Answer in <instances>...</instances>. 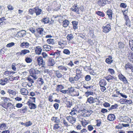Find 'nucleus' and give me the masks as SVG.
<instances>
[{
    "instance_id": "1",
    "label": "nucleus",
    "mask_w": 133,
    "mask_h": 133,
    "mask_svg": "<svg viewBox=\"0 0 133 133\" xmlns=\"http://www.w3.org/2000/svg\"><path fill=\"white\" fill-rule=\"evenodd\" d=\"M30 76L35 80L37 78V77L36 76V74H38L40 72V71H39L38 70H36L34 69H30Z\"/></svg>"
},
{
    "instance_id": "2",
    "label": "nucleus",
    "mask_w": 133,
    "mask_h": 133,
    "mask_svg": "<svg viewBox=\"0 0 133 133\" xmlns=\"http://www.w3.org/2000/svg\"><path fill=\"white\" fill-rule=\"evenodd\" d=\"M37 34H35L36 37H42L44 33V29L43 28H39L36 29Z\"/></svg>"
},
{
    "instance_id": "3",
    "label": "nucleus",
    "mask_w": 133,
    "mask_h": 133,
    "mask_svg": "<svg viewBox=\"0 0 133 133\" xmlns=\"http://www.w3.org/2000/svg\"><path fill=\"white\" fill-rule=\"evenodd\" d=\"M8 92L10 95H13V97H12L13 98H14L15 100H21L22 98H21L18 97H15L14 96L17 93V92L15 90H12L11 89H9L8 91Z\"/></svg>"
},
{
    "instance_id": "4",
    "label": "nucleus",
    "mask_w": 133,
    "mask_h": 133,
    "mask_svg": "<svg viewBox=\"0 0 133 133\" xmlns=\"http://www.w3.org/2000/svg\"><path fill=\"white\" fill-rule=\"evenodd\" d=\"M82 111V115L84 117H88L91 115L92 111L91 110H81Z\"/></svg>"
},
{
    "instance_id": "5",
    "label": "nucleus",
    "mask_w": 133,
    "mask_h": 133,
    "mask_svg": "<svg viewBox=\"0 0 133 133\" xmlns=\"http://www.w3.org/2000/svg\"><path fill=\"white\" fill-rule=\"evenodd\" d=\"M30 52V51L29 50L24 49L22 50L21 52L16 53V55L17 56H18L19 55L21 56H24L28 53H29Z\"/></svg>"
},
{
    "instance_id": "6",
    "label": "nucleus",
    "mask_w": 133,
    "mask_h": 133,
    "mask_svg": "<svg viewBox=\"0 0 133 133\" xmlns=\"http://www.w3.org/2000/svg\"><path fill=\"white\" fill-rule=\"evenodd\" d=\"M37 60L39 65H42V67H45L44 65L45 64V62L43 61L42 57L40 56L38 57Z\"/></svg>"
},
{
    "instance_id": "7",
    "label": "nucleus",
    "mask_w": 133,
    "mask_h": 133,
    "mask_svg": "<svg viewBox=\"0 0 133 133\" xmlns=\"http://www.w3.org/2000/svg\"><path fill=\"white\" fill-rule=\"evenodd\" d=\"M66 119H67L69 123L72 124L74 123L76 121V118H75L71 116L66 117Z\"/></svg>"
},
{
    "instance_id": "8",
    "label": "nucleus",
    "mask_w": 133,
    "mask_h": 133,
    "mask_svg": "<svg viewBox=\"0 0 133 133\" xmlns=\"http://www.w3.org/2000/svg\"><path fill=\"white\" fill-rule=\"evenodd\" d=\"M103 31L105 33H108L111 29L110 25L109 24H107L105 26H103Z\"/></svg>"
},
{
    "instance_id": "9",
    "label": "nucleus",
    "mask_w": 133,
    "mask_h": 133,
    "mask_svg": "<svg viewBox=\"0 0 133 133\" xmlns=\"http://www.w3.org/2000/svg\"><path fill=\"white\" fill-rule=\"evenodd\" d=\"M55 62L54 59L51 57H49L48 61V65L49 66H53L55 64Z\"/></svg>"
},
{
    "instance_id": "10",
    "label": "nucleus",
    "mask_w": 133,
    "mask_h": 133,
    "mask_svg": "<svg viewBox=\"0 0 133 133\" xmlns=\"http://www.w3.org/2000/svg\"><path fill=\"white\" fill-rule=\"evenodd\" d=\"M118 77L119 79L123 81L124 83H128V81L126 78L122 74H119Z\"/></svg>"
},
{
    "instance_id": "11",
    "label": "nucleus",
    "mask_w": 133,
    "mask_h": 133,
    "mask_svg": "<svg viewBox=\"0 0 133 133\" xmlns=\"http://www.w3.org/2000/svg\"><path fill=\"white\" fill-rule=\"evenodd\" d=\"M70 10L75 12H76L77 14H79V9L77 7V5H75L70 8Z\"/></svg>"
},
{
    "instance_id": "12",
    "label": "nucleus",
    "mask_w": 133,
    "mask_h": 133,
    "mask_svg": "<svg viewBox=\"0 0 133 133\" xmlns=\"http://www.w3.org/2000/svg\"><path fill=\"white\" fill-rule=\"evenodd\" d=\"M27 104L29 107L30 109H36V106L35 104L34 103L30 102L29 101H28L27 103Z\"/></svg>"
},
{
    "instance_id": "13",
    "label": "nucleus",
    "mask_w": 133,
    "mask_h": 133,
    "mask_svg": "<svg viewBox=\"0 0 133 133\" xmlns=\"http://www.w3.org/2000/svg\"><path fill=\"white\" fill-rule=\"evenodd\" d=\"M107 119L109 121H114L115 118V116L113 114H110L107 116Z\"/></svg>"
},
{
    "instance_id": "14",
    "label": "nucleus",
    "mask_w": 133,
    "mask_h": 133,
    "mask_svg": "<svg viewBox=\"0 0 133 133\" xmlns=\"http://www.w3.org/2000/svg\"><path fill=\"white\" fill-rule=\"evenodd\" d=\"M34 10L37 16L40 15L42 11V10L41 9L37 7H35L34 8Z\"/></svg>"
},
{
    "instance_id": "15",
    "label": "nucleus",
    "mask_w": 133,
    "mask_h": 133,
    "mask_svg": "<svg viewBox=\"0 0 133 133\" xmlns=\"http://www.w3.org/2000/svg\"><path fill=\"white\" fill-rule=\"evenodd\" d=\"M26 31L25 30H22L18 32L17 35L19 37H23L26 35Z\"/></svg>"
},
{
    "instance_id": "16",
    "label": "nucleus",
    "mask_w": 133,
    "mask_h": 133,
    "mask_svg": "<svg viewBox=\"0 0 133 133\" xmlns=\"http://www.w3.org/2000/svg\"><path fill=\"white\" fill-rule=\"evenodd\" d=\"M0 84L2 85H4L8 82L7 79L6 78H5L4 79L2 78L0 80Z\"/></svg>"
},
{
    "instance_id": "17",
    "label": "nucleus",
    "mask_w": 133,
    "mask_h": 133,
    "mask_svg": "<svg viewBox=\"0 0 133 133\" xmlns=\"http://www.w3.org/2000/svg\"><path fill=\"white\" fill-rule=\"evenodd\" d=\"M125 69L127 70L128 69H129L131 70L132 72H133V66L131 64L129 63H127L125 65Z\"/></svg>"
},
{
    "instance_id": "18",
    "label": "nucleus",
    "mask_w": 133,
    "mask_h": 133,
    "mask_svg": "<svg viewBox=\"0 0 133 133\" xmlns=\"http://www.w3.org/2000/svg\"><path fill=\"white\" fill-rule=\"evenodd\" d=\"M113 60L112 59V57L111 56H108V58H107L105 60V61L106 63L108 64H110L113 62Z\"/></svg>"
},
{
    "instance_id": "19",
    "label": "nucleus",
    "mask_w": 133,
    "mask_h": 133,
    "mask_svg": "<svg viewBox=\"0 0 133 133\" xmlns=\"http://www.w3.org/2000/svg\"><path fill=\"white\" fill-rule=\"evenodd\" d=\"M51 121H54L55 123H60V121L59 118L57 117L52 116L51 118Z\"/></svg>"
},
{
    "instance_id": "20",
    "label": "nucleus",
    "mask_w": 133,
    "mask_h": 133,
    "mask_svg": "<svg viewBox=\"0 0 133 133\" xmlns=\"http://www.w3.org/2000/svg\"><path fill=\"white\" fill-rule=\"evenodd\" d=\"M99 84L100 86H105L107 84V83L105 80L102 79L100 81Z\"/></svg>"
},
{
    "instance_id": "21",
    "label": "nucleus",
    "mask_w": 133,
    "mask_h": 133,
    "mask_svg": "<svg viewBox=\"0 0 133 133\" xmlns=\"http://www.w3.org/2000/svg\"><path fill=\"white\" fill-rule=\"evenodd\" d=\"M20 92L23 95H26L28 94V91L26 89L22 88L21 89Z\"/></svg>"
},
{
    "instance_id": "22",
    "label": "nucleus",
    "mask_w": 133,
    "mask_h": 133,
    "mask_svg": "<svg viewBox=\"0 0 133 133\" xmlns=\"http://www.w3.org/2000/svg\"><path fill=\"white\" fill-rule=\"evenodd\" d=\"M77 111V109L76 108V107H74L71 110V111L69 113V114L72 116H73L76 114Z\"/></svg>"
},
{
    "instance_id": "23",
    "label": "nucleus",
    "mask_w": 133,
    "mask_h": 133,
    "mask_svg": "<svg viewBox=\"0 0 133 133\" xmlns=\"http://www.w3.org/2000/svg\"><path fill=\"white\" fill-rule=\"evenodd\" d=\"M55 74L57 78H60L62 77L63 76L59 70L55 71Z\"/></svg>"
},
{
    "instance_id": "24",
    "label": "nucleus",
    "mask_w": 133,
    "mask_h": 133,
    "mask_svg": "<svg viewBox=\"0 0 133 133\" xmlns=\"http://www.w3.org/2000/svg\"><path fill=\"white\" fill-rule=\"evenodd\" d=\"M36 48L35 51L36 54L38 55L41 54L42 50L40 47L39 46H37L36 47Z\"/></svg>"
},
{
    "instance_id": "25",
    "label": "nucleus",
    "mask_w": 133,
    "mask_h": 133,
    "mask_svg": "<svg viewBox=\"0 0 133 133\" xmlns=\"http://www.w3.org/2000/svg\"><path fill=\"white\" fill-rule=\"evenodd\" d=\"M73 25V28L74 29L76 30L78 28L77 25L78 24V22L76 21H73L72 22Z\"/></svg>"
},
{
    "instance_id": "26",
    "label": "nucleus",
    "mask_w": 133,
    "mask_h": 133,
    "mask_svg": "<svg viewBox=\"0 0 133 133\" xmlns=\"http://www.w3.org/2000/svg\"><path fill=\"white\" fill-rule=\"evenodd\" d=\"M29 44L28 43L23 42L21 44L20 46L21 47L23 48H27L29 47Z\"/></svg>"
},
{
    "instance_id": "27",
    "label": "nucleus",
    "mask_w": 133,
    "mask_h": 133,
    "mask_svg": "<svg viewBox=\"0 0 133 133\" xmlns=\"http://www.w3.org/2000/svg\"><path fill=\"white\" fill-rule=\"evenodd\" d=\"M105 0H99L98 3L100 6H104L106 4Z\"/></svg>"
},
{
    "instance_id": "28",
    "label": "nucleus",
    "mask_w": 133,
    "mask_h": 133,
    "mask_svg": "<svg viewBox=\"0 0 133 133\" xmlns=\"http://www.w3.org/2000/svg\"><path fill=\"white\" fill-rule=\"evenodd\" d=\"M41 21V22L44 24L48 23L49 22V18L47 17L43 18Z\"/></svg>"
},
{
    "instance_id": "29",
    "label": "nucleus",
    "mask_w": 133,
    "mask_h": 133,
    "mask_svg": "<svg viewBox=\"0 0 133 133\" xmlns=\"http://www.w3.org/2000/svg\"><path fill=\"white\" fill-rule=\"evenodd\" d=\"M64 87L62 85H57V87L56 88V91L58 92L59 91H61V90L63 89Z\"/></svg>"
},
{
    "instance_id": "30",
    "label": "nucleus",
    "mask_w": 133,
    "mask_h": 133,
    "mask_svg": "<svg viewBox=\"0 0 133 133\" xmlns=\"http://www.w3.org/2000/svg\"><path fill=\"white\" fill-rule=\"evenodd\" d=\"M68 67L64 66L61 65L58 67V68L59 70H62L63 71H66Z\"/></svg>"
},
{
    "instance_id": "31",
    "label": "nucleus",
    "mask_w": 133,
    "mask_h": 133,
    "mask_svg": "<svg viewBox=\"0 0 133 133\" xmlns=\"http://www.w3.org/2000/svg\"><path fill=\"white\" fill-rule=\"evenodd\" d=\"M63 26L65 28H66L69 25V22L68 20L65 19L63 21Z\"/></svg>"
},
{
    "instance_id": "32",
    "label": "nucleus",
    "mask_w": 133,
    "mask_h": 133,
    "mask_svg": "<svg viewBox=\"0 0 133 133\" xmlns=\"http://www.w3.org/2000/svg\"><path fill=\"white\" fill-rule=\"evenodd\" d=\"M105 78L108 81H109L110 80H112L113 79H116V77L112 76L111 75H109L108 76H106L105 77Z\"/></svg>"
},
{
    "instance_id": "33",
    "label": "nucleus",
    "mask_w": 133,
    "mask_h": 133,
    "mask_svg": "<svg viewBox=\"0 0 133 133\" xmlns=\"http://www.w3.org/2000/svg\"><path fill=\"white\" fill-rule=\"evenodd\" d=\"M81 123L82 126L84 127H85V126L88 124V122L85 119L81 121Z\"/></svg>"
},
{
    "instance_id": "34",
    "label": "nucleus",
    "mask_w": 133,
    "mask_h": 133,
    "mask_svg": "<svg viewBox=\"0 0 133 133\" xmlns=\"http://www.w3.org/2000/svg\"><path fill=\"white\" fill-rule=\"evenodd\" d=\"M6 127V125L5 123H2L0 124V130H5Z\"/></svg>"
},
{
    "instance_id": "35",
    "label": "nucleus",
    "mask_w": 133,
    "mask_h": 133,
    "mask_svg": "<svg viewBox=\"0 0 133 133\" xmlns=\"http://www.w3.org/2000/svg\"><path fill=\"white\" fill-rule=\"evenodd\" d=\"M9 103H8L7 102H5L1 104V105L5 109H8Z\"/></svg>"
},
{
    "instance_id": "36",
    "label": "nucleus",
    "mask_w": 133,
    "mask_h": 133,
    "mask_svg": "<svg viewBox=\"0 0 133 133\" xmlns=\"http://www.w3.org/2000/svg\"><path fill=\"white\" fill-rule=\"evenodd\" d=\"M107 14L110 19L112 18V11L111 10H108L107 11Z\"/></svg>"
},
{
    "instance_id": "37",
    "label": "nucleus",
    "mask_w": 133,
    "mask_h": 133,
    "mask_svg": "<svg viewBox=\"0 0 133 133\" xmlns=\"http://www.w3.org/2000/svg\"><path fill=\"white\" fill-rule=\"evenodd\" d=\"M14 73V72H11L7 71H5L3 73V74L6 76L11 77V73Z\"/></svg>"
},
{
    "instance_id": "38",
    "label": "nucleus",
    "mask_w": 133,
    "mask_h": 133,
    "mask_svg": "<svg viewBox=\"0 0 133 133\" xmlns=\"http://www.w3.org/2000/svg\"><path fill=\"white\" fill-rule=\"evenodd\" d=\"M44 50L46 51H49L51 50V47L49 45H45L43 46Z\"/></svg>"
},
{
    "instance_id": "39",
    "label": "nucleus",
    "mask_w": 133,
    "mask_h": 133,
    "mask_svg": "<svg viewBox=\"0 0 133 133\" xmlns=\"http://www.w3.org/2000/svg\"><path fill=\"white\" fill-rule=\"evenodd\" d=\"M46 42L49 44H51L52 45L54 44L55 43L54 39L51 38H49L47 39Z\"/></svg>"
},
{
    "instance_id": "40",
    "label": "nucleus",
    "mask_w": 133,
    "mask_h": 133,
    "mask_svg": "<svg viewBox=\"0 0 133 133\" xmlns=\"http://www.w3.org/2000/svg\"><path fill=\"white\" fill-rule=\"evenodd\" d=\"M63 53L67 55H70V54H71L70 51L68 49H65L63 50Z\"/></svg>"
},
{
    "instance_id": "41",
    "label": "nucleus",
    "mask_w": 133,
    "mask_h": 133,
    "mask_svg": "<svg viewBox=\"0 0 133 133\" xmlns=\"http://www.w3.org/2000/svg\"><path fill=\"white\" fill-rule=\"evenodd\" d=\"M96 126L97 127H100L101 124V120L100 119H96Z\"/></svg>"
},
{
    "instance_id": "42",
    "label": "nucleus",
    "mask_w": 133,
    "mask_h": 133,
    "mask_svg": "<svg viewBox=\"0 0 133 133\" xmlns=\"http://www.w3.org/2000/svg\"><path fill=\"white\" fill-rule=\"evenodd\" d=\"M25 61L27 63H31L32 61V59L30 57H27L25 59Z\"/></svg>"
},
{
    "instance_id": "43",
    "label": "nucleus",
    "mask_w": 133,
    "mask_h": 133,
    "mask_svg": "<svg viewBox=\"0 0 133 133\" xmlns=\"http://www.w3.org/2000/svg\"><path fill=\"white\" fill-rule=\"evenodd\" d=\"M65 103L66 105V106L68 107H70L72 105V103L71 101H66Z\"/></svg>"
},
{
    "instance_id": "44",
    "label": "nucleus",
    "mask_w": 133,
    "mask_h": 133,
    "mask_svg": "<svg viewBox=\"0 0 133 133\" xmlns=\"http://www.w3.org/2000/svg\"><path fill=\"white\" fill-rule=\"evenodd\" d=\"M74 38V37L72 34H68L66 37L67 39L69 41H70L72 39Z\"/></svg>"
},
{
    "instance_id": "45",
    "label": "nucleus",
    "mask_w": 133,
    "mask_h": 133,
    "mask_svg": "<svg viewBox=\"0 0 133 133\" xmlns=\"http://www.w3.org/2000/svg\"><path fill=\"white\" fill-rule=\"evenodd\" d=\"M60 126L58 123H56L54 125L53 129L54 130H56L59 129Z\"/></svg>"
},
{
    "instance_id": "46",
    "label": "nucleus",
    "mask_w": 133,
    "mask_h": 133,
    "mask_svg": "<svg viewBox=\"0 0 133 133\" xmlns=\"http://www.w3.org/2000/svg\"><path fill=\"white\" fill-rule=\"evenodd\" d=\"M118 107V105L116 104H115L114 105H112L111 107L109 109V110H112L116 109Z\"/></svg>"
},
{
    "instance_id": "47",
    "label": "nucleus",
    "mask_w": 133,
    "mask_h": 133,
    "mask_svg": "<svg viewBox=\"0 0 133 133\" xmlns=\"http://www.w3.org/2000/svg\"><path fill=\"white\" fill-rule=\"evenodd\" d=\"M129 45L131 49L133 51V40L131 39L129 40Z\"/></svg>"
},
{
    "instance_id": "48",
    "label": "nucleus",
    "mask_w": 133,
    "mask_h": 133,
    "mask_svg": "<svg viewBox=\"0 0 133 133\" xmlns=\"http://www.w3.org/2000/svg\"><path fill=\"white\" fill-rule=\"evenodd\" d=\"M27 108L26 107H25L24 108L20 109V112L22 114H24L27 112Z\"/></svg>"
},
{
    "instance_id": "49",
    "label": "nucleus",
    "mask_w": 133,
    "mask_h": 133,
    "mask_svg": "<svg viewBox=\"0 0 133 133\" xmlns=\"http://www.w3.org/2000/svg\"><path fill=\"white\" fill-rule=\"evenodd\" d=\"M96 13L99 16L102 17H104L105 16L103 12L100 11H97L96 12Z\"/></svg>"
},
{
    "instance_id": "50",
    "label": "nucleus",
    "mask_w": 133,
    "mask_h": 133,
    "mask_svg": "<svg viewBox=\"0 0 133 133\" xmlns=\"http://www.w3.org/2000/svg\"><path fill=\"white\" fill-rule=\"evenodd\" d=\"M33 78L31 76H29L27 78V80L31 84V85H32V83H33L34 82V81L33 80Z\"/></svg>"
},
{
    "instance_id": "51",
    "label": "nucleus",
    "mask_w": 133,
    "mask_h": 133,
    "mask_svg": "<svg viewBox=\"0 0 133 133\" xmlns=\"http://www.w3.org/2000/svg\"><path fill=\"white\" fill-rule=\"evenodd\" d=\"M124 121L125 122H131V119L128 116H125L124 117Z\"/></svg>"
},
{
    "instance_id": "52",
    "label": "nucleus",
    "mask_w": 133,
    "mask_h": 133,
    "mask_svg": "<svg viewBox=\"0 0 133 133\" xmlns=\"http://www.w3.org/2000/svg\"><path fill=\"white\" fill-rule=\"evenodd\" d=\"M117 94H118V95L120 94L121 96H122L123 98H127V96L122 93H120L119 92V91H117Z\"/></svg>"
},
{
    "instance_id": "53",
    "label": "nucleus",
    "mask_w": 133,
    "mask_h": 133,
    "mask_svg": "<svg viewBox=\"0 0 133 133\" xmlns=\"http://www.w3.org/2000/svg\"><path fill=\"white\" fill-rule=\"evenodd\" d=\"M32 123H31V122L29 121L28 122H26L25 123V126L26 127H28L31 126Z\"/></svg>"
},
{
    "instance_id": "54",
    "label": "nucleus",
    "mask_w": 133,
    "mask_h": 133,
    "mask_svg": "<svg viewBox=\"0 0 133 133\" xmlns=\"http://www.w3.org/2000/svg\"><path fill=\"white\" fill-rule=\"evenodd\" d=\"M39 84L40 85H42L44 83V80L42 78L38 79Z\"/></svg>"
},
{
    "instance_id": "55",
    "label": "nucleus",
    "mask_w": 133,
    "mask_h": 133,
    "mask_svg": "<svg viewBox=\"0 0 133 133\" xmlns=\"http://www.w3.org/2000/svg\"><path fill=\"white\" fill-rule=\"evenodd\" d=\"M17 66V64H16V63H13L11 65V68L14 71H16V66Z\"/></svg>"
},
{
    "instance_id": "56",
    "label": "nucleus",
    "mask_w": 133,
    "mask_h": 133,
    "mask_svg": "<svg viewBox=\"0 0 133 133\" xmlns=\"http://www.w3.org/2000/svg\"><path fill=\"white\" fill-rule=\"evenodd\" d=\"M67 90L69 91L68 92V94H70L71 93L73 92L74 91V89L72 87H71L70 88H68Z\"/></svg>"
},
{
    "instance_id": "57",
    "label": "nucleus",
    "mask_w": 133,
    "mask_h": 133,
    "mask_svg": "<svg viewBox=\"0 0 133 133\" xmlns=\"http://www.w3.org/2000/svg\"><path fill=\"white\" fill-rule=\"evenodd\" d=\"M63 123L64 124V126H66V127H68L69 126V125H68V122L66 121L65 119L64 118L62 119Z\"/></svg>"
},
{
    "instance_id": "58",
    "label": "nucleus",
    "mask_w": 133,
    "mask_h": 133,
    "mask_svg": "<svg viewBox=\"0 0 133 133\" xmlns=\"http://www.w3.org/2000/svg\"><path fill=\"white\" fill-rule=\"evenodd\" d=\"M76 75L78 76H80L82 73V72H81L80 69H76Z\"/></svg>"
},
{
    "instance_id": "59",
    "label": "nucleus",
    "mask_w": 133,
    "mask_h": 133,
    "mask_svg": "<svg viewBox=\"0 0 133 133\" xmlns=\"http://www.w3.org/2000/svg\"><path fill=\"white\" fill-rule=\"evenodd\" d=\"M118 47L120 49H122L124 47V44L121 42H119L118 43Z\"/></svg>"
},
{
    "instance_id": "60",
    "label": "nucleus",
    "mask_w": 133,
    "mask_h": 133,
    "mask_svg": "<svg viewBox=\"0 0 133 133\" xmlns=\"http://www.w3.org/2000/svg\"><path fill=\"white\" fill-rule=\"evenodd\" d=\"M69 81L72 83H75V81L74 80L73 77H70L69 78Z\"/></svg>"
},
{
    "instance_id": "61",
    "label": "nucleus",
    "mask_w": 133,
    "mask_h": 133,
    "mask_svg": "<svg viewBox=\"0 0 133 133\" xmlns=\"http://www.w3.org/2000/svg\"><path fill=\"white\" fill-rule=\"evenodd\" d=\"M58 51V53H54L53 54H52V55H56V58L58 57L60 55V53L61 52L60 51H58Z\"/></svg>"
},
{
    "instance_id": "62",
    "label": "nucleus",
    "mask_w": 133,
    "mask_h": 133,
    "mask_svg": "<svg viewBox=\"0 0 133 133\" xmlns=\"http://www.w3.org/2000/svg\"><path fill=\"white\" fill-rule=\"evenodd\" d=\"M91 79V77L90 75H87L85 76V80L87 81H89Z\"/></svg>"
},
{
    "instance_id": "63",
    "label": "nucleus",
    "mask_w": 133,
    "mask_h": 133,
    "mask_svg": "<svg viewBox=\"0 0 133 133\" xmlns=\"http://www.w3.org/2000/svg\"><path fill=\"white\" fill-rule=\"evenodd\" d=\"M88 129L89 131H91L93 130L94 129V128L92 125H90L88 126Z\"/></svg>"
},
{
    "instance_id": "64",
    "label": "nucleus",
    "mask_w": 133,
    "mask_h": 133,
    "mask_svg": "<svg viewBox=\"0 0 133 133\" xmlns=\"http://www.w3.org/2000/svg\"><path fill=\"white\" fill-rule=\"evenodd\" d=\"M108 71L110 73L111 75H113L115 73L114 70L112 69L109 68L108 69Z\"/></svg>"
}]
</instances>
